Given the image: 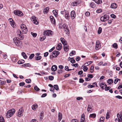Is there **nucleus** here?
I'll return each instance as SVG.
<instances>
[{
  "label": "nucleus",
  "mask_w": 122,
  "mask_h": 122,
  "mask_svg": "<svg viewBox=\"0 0 122 122\" xmlns=\"http://www.w3.org/2000/svg\"><path fill=\"white\" fill-rule=\"evenodd\" d=\"M59 28L60 29H63L66 32V33H68L69 30L68 28V26L66 24H64L63 25L59 24Z\"/></svg>",
  "instance_id": "nucleus-1"
},
{
  "label": "nucleus",
  "mask_w": 122,
  "mask_h": 122,
  "mask_svg": "<svg viewBox=\"0 0 122 122\" xmlns=\"http://www.w3.org/2000/svg\"><path fill=\"white\" fill-rule=\"evenodd\" d=\"M15 109H12L8 111L6 114V116L7 118H9L12 116L15 112Z\"/></svg>",
  "instance_id": "nucleus-2"
},
{
  "label": "nucleus",
  "mask_w": 122,
  "mask_h": 122,
  "mask_svg": "<svg viewBox=\"0 0 122 122\" xmlns=\"http://www.w3.org/2000/svg\"><path fill=\"white\" fill-rule=\"evenodd\" d=\"M14 42L15 44L18 46H19L21 48L22 45V43L21 41H20L17 39V38H15L14 39Z\"/></svg>",
  "instance_id": "nucleus-3"
},
{
  "label": "nucleus",
  "mask_w": 122,
  "mask_h": 122,
  "mask_svg": "<svg viewBox=\"0 0 122 122\" xmlns=\"http://www.w3.org/2000/svg\"><path fill=\"white\" fill-rule=\"evenodd\" d=\"M21 30L22 32L23 33L25 34L27 32V29L26 27V26L24 24L21 25Z\"/></svg>",
  "instance_id": "nucleus-4"
},
{
  "label": "nucleus",
  "mask_w": 122,
  "mask_h": 122,
  "mask_svg": "<svg viewBox=\"0 0 122 122\" xmlns=\"http://www.w3.org/2000/svg\"><path fill=\"white\" fill-rule=\"evenodd\" d=\"M43 33L45 36H49L50 35H52L53 34V33L51 30H45L44 31Z\"/></svg>",
  "instance_id": "nucleus-5"
},
{
  "label": "nucleus",
  "mask_w": 122,
  "mask_h": 122,
  "mask_svg": "<svg viewBox=\"0 0 122 122\" xmlns=\"http://www.w3.org/2000/svg\"><path fill=\"white\" fill-rule=\"evenodd\" d=\"M109 15H104L101 18L100 20L102 22L105 21L109 19Z\"/></svg>",
  "instance_id": "nucleus-6"
},
{
  "label": "nucleus",
  "mask_w": 122,
  "mask_h": 122,
  "mask_svg": "<svg viewBox=\"0 0 122 122\" xmlns=\"http://www.w3.org/2000/svg\"><path fill=\"white\" fill-rule=\"evenodd\" d=\"M14 13L15 15L20 16H22L23 15V13L21 11L18 10H15Z\"/></svg>",
  "instance_id": "nucleus-7"
},
{
  "label": "nucleus",
  "mask_w": 122,
  "mask_h": 122,
  "mask_svg": "<svg viewBox=\"0 0 122 122\" xmlns=\"http://www.w3.org/2000/svg\"><path fill=\"white\" fill-rule=\"evenodd\" d=\"M31 20L33 21V23L34 24L36 25L38 24V22L36 19V17L35 16H32L31 18Z\"/></svg>",
  "instance_id": "nucleus-8"
},
{
  "label": "nucleus",
  "mask_w": 122,
  "mask_h": 122,
  "mask_svg": "<svg viewBox=\"0 0 122 122\" xmlns=\"http://www.w3.org/2000/svg\"><path fill=\"white\" fill-rule=\"evenodd\" d=\"M60 54V52L59 51H54L52 53V55L53 57H56Z\"/></svg>",
  "instance_id": "nucleus-9"
},
{
  "label": "nucleus",
  "mask_w": 122,
  "mask_h": 122,
  "mask_svg": "<svg viewBox=\"0 0 122 122\" xmlns=\"http://www.w3.org/2000/svg\"><path fill=\"white\" fill-rule=\"evenodd\" d=\"M71 16L72 19H74L75 17L76 16V14L74 11L73 10L71 12Z\"/></svg>",
  "instance_id": "nucleus-10"
},
{
  "label": "nucleus",
  "mask_w": 122,
  "mask_h": 122,
  "mask_svg": "<svg viewBox=\"0 0 122 122\" xmlns=\"http://www.w3.org/2000/svg\"><path fill=\"white\" fill-rule=\"evenodd\" d=\"M23 110L22 108L20 109L19 110L18 112V116H20L19 117L23 115Z\"/></svg>",
  "instance_id": "nucleus-11"
},
{
  "label": "nucleus",
  "mask_w": 122,
  "mask_h": 122,
  "mask_svg": "<svg viewBox=\"0 0 122 122\" xmlns=\"http://www.w3.org/2000/svg\"><path fill=\"white\" fill-rule=\"evenodd\" d=\"M65 17L67 19L69 20L70 18L69 13L68 11H66L65 13Z\"/></svg>",
  "instance_id": "nucleus-12"
},
{
  "label": "nucleus",
  "mask_w": 122,
  "mask_h": 122,
  "mask_svg": "<svg viewBox=\"0 0 122 122\" xmlns=\"http://www.w3.org/2000/svg\"><path fill=\"white\" fill-rule=\"evenodd\" d=\"M100 43L99 41H96L95 46V49L96 50L99 49L100 48Z\"/></svg>",
  "instance_id": "nucleus-13"
},
{
  "label": "nucleus",
  "mask_w": 122,
  "mask_h": 122,
  "mask_svg": "<svg viewBox=\"0 0 122 122\" xmlns=\"http://www.w3.org/2000/svg\"><path fill=\"white\" fill-rule=\"evenodd\" d=\"M50 18L52 24H56V21L53 17L52 16H50Z\"/></svg>",
  "instance_id": "nucleus-14"
},
{
  "label": "nucleus",
  "mask_w": 122,
  "mask_h": 122,
  "mask_svg": "<svg viewBox=\"0 0 122 122\" xmlns=\"http://www.w3.org/2000/svg\"><path fill=\"white\" fill-rule=\"evenodd\" d=\"M100 86L102 89H104L106 87H107V85L104 83H101L100 84Z\"/></svg>",
  "instance_id": "nucleus-15"
},
{
  "label": "nucleus",
  "mask_w": 122,
  "mask_h": 122,
  "mask_svg": "<svg viewBox=\"0 0 122 122\" xmlns=\"http://www.w3.org/2000/svg\"><path fill=\"white\" fill-rule=\"evenodd\" d=\"M117 7V5L115 3H113L111 4V7L112 9H116Z\"/></svg>",
  "instance_id": "nucleus-16"
},
{
  "label": "nucleus",
  "mask_w": 122,
  "mask_h": 122,
  "mask_svg": "<svg viewBox=\"0 0 122 122\" xmlns=\"http://www.w3.org/2000/svg\"><path fill=\"white\" fill-rule=\"evenodd\" d=\"M117 116L118 118V122H121L122 121V117H121L120 115V114L117 113Z\"/></svg>",
  "instance_id": "nucleus-17"
},
{
  "label": "nucleus",
  "mask_w": 122,
  "mask_h": 122,
  "mask_svg": "<svg viewBox=\"0 0 122 122\" xmlns=\"http://www.w3.org/2000/svg\"><path fill=\"white\" fill-rule=\"evenodd\" d=\"M61 41L63 44L65 45L67 44L65 40L63 38H61Z\"/></svg>",
  "instance_id": "nucleus-18"
},
{
  "label": "nucleus",
  "mask_w": 122,
  "mask_h": 122,
  "mask_svg": "<svg viewBox=\"0 0 122 122\" xmlns=\"http://www.w3.org/2000/svg\"><path fill=\"white\" fill-rule=\"evenodd\" d=\"M85 120V115L84 113L82 114L81 119V122H84Z\"/></svg>",
  "instance_id": "nucleus-19"
},
{
  "label": "nucleus",
  "mask_w": 122,
  "mask_h": 122,
  "mask_svg": "<svg viewBox=\"0 0 122 122\" xmlns=\"http://www.w3.org/2000/svg\"><path fill=\"white\" fill-rule=\"evenodd\" d=\"M92 106L90 105H88V106L87 108V111L89 112H91L92 111Z\"/></svg>",
  "instance_id": "nucleus-20"
},
{
  "label": "nucleus",
  "mask_w": 122,
  "mask_h": 122,
  "mask_svg": "<svg viewBox=\"0 0 122 122\" xmlns=\"http://www.w3.org/2000/svg\"><path fill=\"white\" fill-rule=\"evenodd\" d=\"M62 114L61 112H59L58 116V121L60 122L62 119Z\"/></svg>",
  "instance_id": "nucleus-21"
},
{
  "label": "nucleus",
  "mask_w": 122,
  "mask_h": 122,
  "mask_svg": "<svg viewBox=\"0 0 122 122\" xmlns=\"http://www.w3.org/2000/svg\"><path fill=\"white\" fill-rule=\"evenodd\" d=\"M57 67L56 65L53 66L51 68V70L53 71H55L57 69Z\"/></svg>",
  "instance_id": "nucleus-22"
},
{
  "label": "nucleus",
  "mask_w": 122,
  "mask_h": 122,
  "mask_svg": "<svg viewBox=\"0 0 122 122\" xmlns=\"http://www.w3.org/2000/svg\"><path fill=\"white\" fill-rule=\"evenodd\" d=\"M58 10H53V12L56 17H57L58 16Z\"/></svg>",
  "instance_id": "nucleus-23"
},
{
  "label": "nucleus",
  "mask_w": 122,
  "mask_h": 122,
  "mask_svg": "<svg viewBox=\"0 0 122 122\" xmlns=\"http://www.w3.org/2000/svg\"><path fill=\"white\" fill-rule=\"evenodd\" d=\"M49 9V7H47L45 8L43 10V12L44 14H47L48 12Z\"/></svg>",
  "instance_id": "nucleus-24"
},
{
  "label": "nucleus",
  "mask_w": 122,
  "mask_h": 122,
  "mask_svg": "<svg viewBox=\"0 0 122 122\" xmlns=\"http://www.w3.org/2000/svg\"><path fill=\"white\" fill-rule=\"evenodd\" d=\"M69 47L66 44L64 45L63 47L65 51H67L69 50Z\"/></svg>",
  "instance_id": "nucleus-25"
},
{
  "label": "nucleus",
  "mask_w": 122,
  "mask_h": 122,
  "mask_svg": "<svg viewBox=\"0 0 122 122\" xmlns=\"http://www.w3.org/2000/svg\"><path fill=\"white\" fill-rule=\"evenodd\" d=\"M61 43H59L57 46L56 47L57 49L58 50L60 51L61 50Z\"/></svg>",
  "instance_id": "nucleus-26"
},
{
  "label": "nucleus",
  "mask_w": 122,
  "mask_h": 122,
  "mask_svg": "<svg viewBox=\"0 0 122 122\" xmlns=\"http://www.w3.org/2000/svg\"><path fill=\"white\" fill-rule=\"evenodd\" d=\"M38 107V105L37 104H35L32 106V109L33 110H35Z\"/></svg>",
  "instance_id": "nucleus-27"
},
{
  "label": "nucleus",
  "mask_w": 122,
  "mask_h": 122,
  "mask_svg": "<svg viewBox=\"0 0 122 122\" xmlns=\"http://www.w3.org/2000/svg\"><path fill=\"white\" fill-rule=\"evenodd\" d=\"M18 34H19L20 36V40H22L23 39V37H22L21 35H20V34H21V32L20 30H18Z\"/></svg>",
  "instance_id": "nucleus-28"
},
{
  "label": "nucleus",
  "mask_w": 122,
  "mask_h": 122,
  "mask_svg": "<svg viewBox=\"0 0 122 122\" xmlns=\"http://www.w3.org/2000/svg\"><path fill=\"white\" fill-rule=\"evenodd\" d=\"M96 117V114L95 113H92L90 115L89 117L93 118H95Z\"/></svg>",
  "instance_id": "nucleus-29"
},
{
  "label": "nucleus",
  "mask_w": 122,
  "mask_h": 122,
  "mask_svg": "<svg viewBox=\"0 0 122 122\" xmlns=\"http://www.w3.org/2000/svg\"><path fill=\"white\" fill-rule=\"evenodd\" d=\"M10 23L11 26L13 27H14L15 26V23L13 21H10Z\"/></svg>",
  "instance_id": "nucleus-30"
},
{
  "label": "nucleus",
  "mask_w": 122,
  "mask_h": 122,
  "mask_svg": "<svg viewBox=\"0 0 122 122\" xmlns=\"http://www.w3.org/2000/svg\"><path fill=\"white\" fill-rule=\"evenodd\" d=\"M80 3V2L79 1H77L76 2H74L73 3V6H76L79 4Z\"/></svg>",
  "instance_id": "nucleus-31"
},
{
  "label": "nucleus",
  "mask_w": 122,
  "mask_h": 122,
  "mask_svg": "<svg viewBox=\"0 0 122 122\" xmlns=\"http://www.w3.org/2000/svg\"><path fill=\"white\" fill-rule=\"evenodd\" d=\"M22 55L23 56V57L25 59H27V56L26 55V54L24 52H22L21 53Z\"/></svg>",
  "instance_id": "nucleus-32"
},
{
  "label": "nucleus",
  "mask_w": 122,
  "mask_h": 122,
  "mask_svg": "<svg viewBox=\"0 0 122 122\" xmlns=\"http://www.w3.org/2000/svg\"><path fill=\"white\" fill-rule=\"evenodd\" d=\"M95 2L97 4H99L102 3L101 0H94Z\"/></svg>",
  "instance_id": "nucleus-33"
},
{
  "label": "nucleus",
  "mask_w": 122,
  "mask_h": 122,
  "mask_svg": "<svg viewBox=\"0 0 122 122\" xmlns=\"http://www.w3.org/2000/svg\"><path fill=\"white\" fill-rule=\"evenodd\" d=\"M113 82V81L112 79H109L107 81V82L109 84H111Z\"/></svg>",
  "instance_id": "nucleus-34"
},
{
  "label": "nucleus",
  "mask_w": 122,
  "mask_h": 122,
  "mask_svg": "<svg viewBox=\"0 0 122 122\" xmlns=\"http://www.w3.org/2000/svg\"><path fill=\"white\" fill-rule=\"evenodd\" d=\"M43 112H41V113L40 115V118L41 119H42L43 117Z\"/></svg>",
  "instance_id": "nucleus-35"
},
{
  "label": "nucleus",
  "mask_w": 122,
  "mask_h": 122,
  "mask_svg": "<svg viewBox=\"0 0 122 122\" xmlns=\"http://www.w3.org/2000/svg\"><path fill=\"white\" fill-rule=\"evenodd\" d=\"M76 54L75 51H72L70 54V56H72L73 55H75Z\"/></svg>",
  "instance_id": "nucleus-36"
},
{
  "label": "nucleus",
  "mask_w": 122,
  "mask_h": 122,
  "mask_svg": "<svg viewBox=\"0 0 122 122\" xmlns=\"http://www.w3.org/2000/svg\"><path fill=\"white\" fill-rule=\"evenodd\" d=\"M54 88L56 90H59L58 86L57 85H54Z\"/></svg>",
  "instance_id": "nucleus-37"
},
{
  "label": "nucleus",
  "mask_w": 122,
  "mask_h": 122,
  "mask_svg": "<svg viewBox=\"0 0 122 122\" xmlns=\"http://www.w3.org/2000/svg\"><path fill=\"white\" fill-rule=\"evenodd\" d=\"M90 7L93 8L95 6V4L93 2L91 3L90 4Z\"/></svg>",
  "instance_id": "nucleus-38"
},
{
  "label": "nucleus",
  "mask_w": 122,
  "mask_h": 122,
  "mask_svg": "<svg viewBox=\"0 0 122 122\" xmlns=\"http://www.w3.org/2000/svg\"><path fill=\"white\" fill-rule=\"evenodd\" d=\"M0 122H5L4 119L1 116H0Z\"/></svg>",
  "instance_id": "nucleus-39"
},
{
  "label": "nucleus",
  "mask_w": 122,
  "mask_h": 122,
  "mask_svg": "<svg viewBox=\"0 0 122 122\" xmlns=\"http://www.w3.org/2000/svg\"><path fill=\"white\" fill-rule=\"evenodd\" d=\"M102 29L101 27H99L98 30V33L99 34H100L102 32Z\"/></svg>",
  "instance_id": "nucleus-40"
},
{
  "label": "nucleus",
  "mask_w": 122,
  "mask_h": 122,
  "mask_svg": "<svg viewBox=\"0 0 122 122\" xmlns=\"http://www.w3.org/2000/svg\"><path fill=\"white\" fill-rule=\"evenodd\" d=\"M92 62H93L92 61L88 62L86 63V64H84V65H86L85 66H87L91 64Z\"/></svg>",
  "instance_id": "nucleus-41"
},
{
  "label": "nucleus",
  "mask_w": 122,
  "mask_h": 122,
  "mask_svg": "<svg viewBox=\"0 0 122 122\" xmlns=\"http://www.w3.org/2000/svg\"><path fill=\"white\" fill-rule=\"evenodd\" d=\"M104 118L103 117H101L100 119V120L99 122H103Z\"/></svg>",
  "instance_id": "nucleus-42"
},
{
  "label": "nucleus",
  "mask_w": 122,
  "mask_h": 122,
  "mask_svg": "<svg viewBox=\"0 0 122 122\" xmlns=\"http://www.w3.org/2000/svg\"><path fill=\"white\" fill-rule=\"evenodd\" d=\"M41 58V56H36L35 59L36 60H40Z\"/></svg>",
  "instance_id": "nucleus-43"
},
{
  "label": "nucleus",
  "mask_w": 122,
  "mask_h": 122,
  "mask_svg": "<svg viewBox=\"0 0 122 122\" xmlns=\"http://www.w3.org/2000/svg\"><path fill=\"white\" fill-rule=\"evenodd\" d=\"M31 34L34 37H36L37 35L36 33H34L32 32H31Z\"/></svg>",
  "instance_id": "nucleus-44"
},
{
  "label": "nucleus",
  "mask_w": 122,
  "mask_h": 122,
  "mask_svg": "<svg viewBox=\"0 0 122 122\" xmlns=\"http://www.w3.org/2000/svg\"><path fill=\"white\" fill-rule=\"evenodd\" d=\"M113 47L114 48L117 49V43H114L113 45Z\"/></svg>",
  "instance_id": "nucleus-45"
},
{
  "label": "nucleus",
  "mask_w": 122,
  "mask_h": 122,
  "mask_svg": "<svg viewBox=\"0 0 122 122\" xmlns=\"http://www.w3.org/2000/svg\"><path fill=\"white\" fill-rule=\"evenodd\" d=\"M25 81L26 82L28 83H30L31 82V79H26Z\"/></svg>",
  "instance_id": "nucleus-46"
},
{
  "label": "nucleus",
  "mask_w": 122,
  "mask_h": 122,
  "mask_svg": "<svg viewBox=\"0 0 122 122\" xmlns=\"http://www.w3.org/2000/svg\"><path fill=\"white\" fill-rule=\"evenodd\" d=\"M118 80L120 81V79L118 78L115 79L114 80V83L115 84H116L118 81Z\"/></svg>",
  "instance_id": "nucleus-47"
},
{
  "label": "nucleus",
  "mask_w": 122,
  "mask_h": 122,
  "mask_svg": "<svg viewBox=\"0 0 122 122\" xmlns=\"http://www.w3.org/2000/svg\"><path fill=\"white\" fill-rule=\"evenodd\" d=\"M90 13L88 12H86L85 13V15L87 17L89 16L90 15Z\"/></svg>",
  "instance_id": "nucleus-48"
},
{
  "label": "nucleus",
  "mask_w": 122,
  "mask_h": 122,
  "mask_svg": "<svg viewBox=\"0 0 122 122\" xmlns=\"http://www.w3.org/2000/svg\"><path fill=\"white\" fill-rule=\"evenodd\" d=\"M34 54H32L30 55L29 57L30 59H31L34 56Z\"/></svg>",
  "instance_id": "nucleus-49"
},
{
  "label": "nucleus",
  "mask_w": 122,
  "mask_h": 122,
  "mask_svg": "<svg viewBox=\"0 0 122 122\" xmlns=\"http://www.w3.org/2000/svg\"><path fill=\"white\" fill-rule=\"evenodd\" d=\"M34 88L35 90L37 91H39L40 90L39 88L36 86H35L34 87Z\"/></svg>",
  "instance_id": "nucleus-50"
},
{
  "label": "nucleus",
  "mask_w": 122,
  "mask_h": 122,
  "mask_svg": "<svg viewBox=\"0 0 122 122\" xmlns=\"http://www.w3.org/2000/svg\"><path fill=\"white\" fill-rule=\"evenodd\" d=\"M71 60H70V62L71 63H73L76 62L75 60L73 59V58H71Z\"/></svg>",
  "instance_id": "nucleus-51"
},
{
  "label": "nucleus",
  "mask_w": 122,
  "mask_h": 122,
  "mask_svg": "<svg viewBox=\"0 0 122 122\" xmlns=\"http://www.w3.org/2000/svg\"><path fill=\"white\" fill-rule=\"evenodd\" d=\"M94 68V66H91L90 68V70L92 71H90L91 73H92L93 72Z\"/></svg>",
  "instance_id": "nucleus-52"
},
{
  "label": "nucleus",
  "mask_w": 122,
  "mask_h": 122,
  "mask_svg": "<svg viewBox=\"0 0 122 122\" xmlns=\"http://www.w3.org/2000/svg\"><path fill=\"white\" fill-rule=\"evenodd\" d=\"M48 78L50 80H52L54 79V77L52 76H49Z\"/></svg>",
  "instance_id": "nucleus-53"
},
{
  "label": "nucleus",
  "mask_w": 122,
  "mask_h": 122,
  "mask_svg": "<svg viewBox=\"0 0 122 122\" xmlns=\"http://www.w3.org/2000/svg\"><path fill=\"white\" fill-rule=\"evenodd\" d=\"M25 84L24 82H20L19 83V85L20 86H23L25 85Z\"/></svg>",
  "instance_id": "nucleus-54"
},
{
  "label": "nucleus",
  "mask_w": 122,
  "mask_h": 122,
  "mask_svg": "<svg viewBox=\"0 0 122 122\" xmlns=\"http://www.w3.org/2000/svg\"><path fill=\"white\" fill-rule=\"evenodd\" d=\"M24 62V61L23 60L22 61H18L17 63L19 64H21L23 63Z\"/></svg>",
  "instance_id": "nucleus-55"
},
{
  "label": "nucleus",
  "mask_w": 122,
  "mask_h": 122,
  "mask_svg": "<svg viewBox=\"0 0 122 122\" xmlns=\"http://www.w3.org/2000/svg\"><path fill=\"white\" fill-rule=\"evenodd\" d=\"M46 37H41L40 38L41 39L40 40V41H43L46 39Z\"/></svg>",
  "instance_id": "nucleus-56"
},
{
  "label": "nucleus",
  "mask_w": 122,
  "mask_h": 122,
  "mask_svg": "<svg viewBox=\"0 0 122 122\" xmlns=\"http://www.w3.org/2000/svg\"><path fill=\"white\" fill-rule=\"evenodd\" d=\"M87 87L89 88H92L94 87V86L91 84H89L88 85Z\"/></svg>",
  "instance_id": "nucleus-57"
},
{
  "label": "nucleus",
  "mask_w": 122,
  "mask_h": 122,
  "mask_svg": "<svg viewBox=\"0 0 122 122\" xmlns=\"http://www.w3.org/2000/svg\"><path fill=\"white\" fill-rule=\"evenodd\" d=\"M72 66H74L75 67H77L78 66V64L77 63H76L75 64H72Z\"/></svg>",
  "instance_id": "nucleus-58"
},
{
  "label": "nucleus",
  "mask_w": 122,
  "mask_h": 122,
  "mask_svg": "<svg viewBox=\"0 0 122 122\" xmlns=\"http://www.w3.org/2000/svg\"><path fill=\"white\" fill-rule=\"evenodd\" d=\"M84 80L82 79L81 78L79 79V82L82 83L84 82Z\"/></svg>",
  "instance_id": "nucleus-59"
},
{
  "label": "nucleus",
  "mask_w": 122,
  "mask_h": 122,
  "mask_svg": "<svg viewBox=\"0 0 122 122\" xmlns=\"http://www.w3.org/2000/svg\"><path fill=\"white\" fill-rule=\"evenodd\" d=\"M49 53L48 52H46L44 53V56L45 57H47Z\"/></svg>",
  "instance_id": "nucleus-60"
},
{
  "label": "nucleus",
  "mask_w": 122,
  "mask_h": 122,
  "mask_svg": "<svg viewBox=\"0 0 122 122\" xmlns=\"http://www.w3.org/2000/svg\"><path fill=\"white\" fill-rule=\"evenodd\" d=\"M87 76L88 77L92 78L93 77V76L92 74H89L87 75Z\"/></svg>",
  "instance_id": "nucleus-61"
},
{
  "label": "nucleus",
  "mask_w": 122,
  "mask_h": 122,
  "mask_svg": "<svg viewBox=\"0 0 122 122\" xmlns=\"http://www.w3.org/2000/svg\"><path fill=\"white\" fill-rule=\"evenodd\" d=\"M110 16L112 18L114 19L116 17V16L114 14H111Z\"/></svg>",
  "instance_id": "nucleus-62"
},
{
  "label": "nucleus",
  "mask_w": 122,
  "mask_h": 122,
  "mask_svg": "<svg viewBox=\"0 0 122 122\" xmlns=\"http://www.w3.org/2000/svg\"><path fill=\"white\" fill-rule=\"evenodd\" d=\"M76 99L77 100H79L80 99L82 100H83V98L82 97H77Z\"/></svg>",
  "instance_id": "nucleus-63"
},
{
  "label": "nucleus",
  "mask_w": 122,
  "mask_h": 122,
  "mask_svg": "<svg viewBox=\"0 0 122 122\" xmlns=\"http://www.w3.org/2000/svg\"><path fill=\"white\" fill-rule=\"evenodd\" d=\"M71 122H78V121L77 119H73L72 120Z\"/></svg>",
  "instance_id": "nucleus-64"
}]
</instances>
